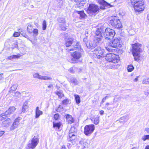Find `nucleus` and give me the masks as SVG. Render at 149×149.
I'll return each instance as SVG.
<instances>
[{
	"label": "nucleus",
	"instance_id": "43",
	"mask_svg": "<svg viewBox=\"0 0 149 149\" xmlns=\"http://www.w3.org/2000/svg\"><path fill=\"white\" fill-rule=\"evenodd\" d=\"M142 139L144 141L147 139H149V135H144L142 138Z\"/></svg>",
	"mask_w": 149,
	"mask_h": 149
},
{
	"label": "nucleus",
	"instance_id": "41",
	"mask_svg": "<svg viewBox=\"0 0 149 149\" xmlns=\"http://www.w3.org/2000/svg\"><path fill=\"white\" fill-rule=\"evenodd\" d=\"M58 21L59 22L64 23L65 22V20L64 19L59 17L58 19Z\"/></svg>",
	"mask_w": 149,
	"mask_h": 149
},
{
	"label": "nucleus",
	"instance_id": "59",
	"mask_svg": "<svg viewBox=\"0 0 149 149\" xmlns=\"http://www.w3.org/2000/svg\"><path fill=\"white\" fill-rule=\"evenodd\" d=\"M145 130L148 133H149V128H146Z\"/></svg>",
	"mask_w": 149,
	"mask_h": 149
},
{
	"label": "nucleus",
	"instance_id": "64",
	"mask_svg": "<svg viewBox=\"0 0 149 149\" xmlns=\"http://www.w3.org/2000/svg\"><path fill=\"white\" fill-rule=\"evenodd\" d=\"M62 149H66L65 147L64 146H63L62 148Z\"/></svg>",
	"mask_w": 149,
	"mask_h": 149
},
{
	"label": "nucleus",
	"instance_id": "38",
	"mask_svg": "<svg viewBox=\"0 0 149 149\" xmlns=\"http://www.w3.org/2000/svg\"><path fill=\"white\" fill-rule=\"evenodd\" d=\"M33 77L34 78H38L39 79H41V75H40L38 73H36L33 75Z\"/></svg>",
	"mask_w": 149,
	"mask_h": 149
},
{
	"label": "nucleus",
	"instance_id": "52",
	"mask_svg": "<svg viewBox=\"0 0 149 149\" xmlns=\"http://www.w3.org/2000/svg\"><path fill=\"white\" fill-rule=\"evenodd\" d=\"M53 85L52 84H50L48 86V88H53Z\"/></svg>",
	"mask_w": 149,
	"mask_h": 149
},
{
	"label": "nucleus",
	"instance_id": "57",
	"mask_svg": "<svg viewBox=\"0 0 149 149\" xmlns=\"http://www.w3.org/2000/svg\"><path fill=\"white\" fill-rule=\"evenodd\" d=\"M106 99L104 97L103 98L102 101L101 102V104L103 103L106 100Z\"/></svg>",
	"mask_w": 149,
	"mask_h": 149
},
{
	"label": "nucleus",
	"instance_id": "58",
	"mask_svg": "<svg viewBox=\"0 0 149 149\" xmlns=\"http://www.w3.org/2000/svg\"><path fill=\"white\" fill-rule=\"evenodd\" d=\"M3 78V74H0V80H1Z\"/></svg>",
	"mask_w": 149,
	"mask_h": 149
},
{
	"label": "nucleus",
	"instance_id": "29",
	"mask_svg": "<svg viewBox=\"0 0 149 149\" xmlns=\"http://www.w3.org/2000/svg\"><path fill=\"white\" fill-rule=\"evenodd\" d=\"M55 93L56 95L58 96V97L60 98H62L63 96V93L61 91H56L55 92Z\"/></svg>",
	"mask_w": 149,
	"mask_h": 149
},
{
	"label": "nucleus",
	"instance_id": "37",
	"mask_svg": "<svg viewBox=\"0 0 149 149\" xmlns=\"http://www.w3.org/2000/svg\"><path fill=\"white\" fill-rule=\"evenodd\" d=\"M99 116H97L94 119V123L95 125H97L99 122Z\"/></svg>",
	"mask_w": 149,
	"mask_h": 149
},
{
	"label": "nucleus",
	"instance_id": "23",
	"mask_svg": "<svg viewBox=\"0 0 149 149\" xmlns=\"http://www.w3.org/2000/svg\"><path fill=\"white\" fill-rule=\"evenodd\" d=\"M113 56V54L112 53L108 54L106 56H105V58L106 60L110 62L112 60Z\"/></svg>",
	"mask_w": 149,
	"mask_h": 149
},
{
	"label": "nucleus",
	"instance_id": "25",
	"mask_svg": "<svg viewBox=\"0 0 149 149\" xmlns=\"http://www.w3.org/2000/svg\"><path fill=\"white\" fill-rule=\"evenodd\" d=\"M61 123L60 122L59 123H55L53 122V127L54 128L59 129L61 125Z\"/></svg>",
	"mask_w": 149,
	"mask_h": 149
},
{
	"label": "nucleus",
	"instance_id": "39",
	"mask_svg": "<svg viewBox=\"0 0 149 149\" xmlns=\"http://www.w3.org/2000/svg\"><path fill=\"white\" fill-rule=\"evenodd\" d=\"M32 33H33V35L34 36H36L38 34V30L36 29H33Z\"/></svg>",
	"mask_w": 149,
	"mask_h": 149
},
{
	"label": "nucleus",
	"instance_id": "9",
	"mask_svg": "<svg viewBox=\"0 0 149 149\" xmlns=\"http://www.w3.org/2000/svg\"><path fill=\"white\" fill-rule=\"evenodd\" d=\"M144 1H139L134 6V8L136 12H139L143 11L144 9Z\"/></svg>",
	"mask_w": 149,
	"mask_h": 149
},
{
	"label": "nucleus",
	"instance_id": "55",
	"mask_svg": "<svg viewBox=\"0 0 149 149\" xmlns=\"http://www.w3.org/2000/svg\"><path fill=\"white\" fill-rule=\"evenodd\" d=\"M139 77V76H137L136 78H135L134 80V82H136L138 80V78Z\"/></svg>",
	"mask_w": 149,
	"mask_h": 149
},
{
	"label": "nucleus",
	"instance_id": "19",
	"mask_svg": "<svg viewBox=\"0 0 149 149\" xmlns=\"http://www.w3.org/2000/svg\"><path fill=\"white\" fill-rule=\"evenodd\" d=\"M15 108L13 107H11L9 108L8 110L5 112V114L6 115H10V114L13 113L15 111Z\"/></svg>",
	"mask_w": 149,
	"mask_h": 149
},
{
	"label": "nucleus",
	"instance_id": "21",
	"mask_svg": "<svg viewBox=\"0 0 149 149\" xmlns=\"http://www.w3.org/2000/svg\"><path fill=\"white\" fill-rule=\"evenodd\" d=\"M119 57L118 56L116 55L115 54H113V56L112 58V60L110 62H112L114 63H118L119 61Z\"/></svg>",
	"mask_w": 149,
	"mask_h": 149
},
{
	"label": "nucleus",
	"instance_id": "50",
	"mask_svg": "<svg viewBox=\"0 0 149 149\" xmlns=\"http://www.w3.org/2000/svg\"><path fill=\"white\" fill-rule=\"evenodd\" d=\"M60 26L61 28V29L63 31H65L67 29L65 26L63 25H60Z\"/></svg>",
	"mask_w": 149,
	"mask_h": 149
},
{
	"label": "nucleus",
	"instance_id": "15",
	"mask_svg": "<svg viewBox=\"0 0 149 149\" xmlns=\"http://www.w3.org/2000/svg\"><path fill=\"white\" fill-rule=\"evenodd\" d=\"M98 44V43L95 41L94 40L93 41H90L88 44V48L92 49L96 46Z\"/></svg>",
	"mask_w": 149,
	"mask_h": 149
},
{
	"label": "nucleus",
	"instance_id": "27",
	"mask_svg": "<svg viewBox=\"0 0 149 149\" xmlns=\"http://www.w3.org/2000/svg\"><path fill=\"white\" fill-rule=\"evenodd\" d=\"M70 81L74 85H77L78 83V82L77 79L73 77L70 78Z\"/></svg>",
	"mask_w": 149,
	"mask_h": 149
},
{
	"label": "nucleus",
	"instance_id": "42",
	"mask_svg": "<svg viewBox=\"0 0 149 149\" xmlns=\"http://www.w3.org/2000/svg\"><path fill=\"white\" fill-rule=\"evenodd\" d=\"M83 41L87 47H88V40L86 38L83 39Z\"/></svg>",
	"mask_w": 149,
	"mask_h": 149
},
{
	"label": "nucleus",
	"instance_id": "54",
	"mask_svg": "<svg viewBox=\"0 0 149 149\" xmlns=\"http://www.w3.org/2000/svg\"><path fill=\"white\" fill-rule=\"evenodd\" d=\"M4 132L3 131H0V136H1L4 134Z\"/></svg>",
	"mask_w": 149,
	"mask_h": 149
},
{
	"label": "nucleus",
	"instance_id": "36",
	"mask_svg": "<svg viewBox=\"0 0 149 149\" xmlns=\"http://www.w3.org/2000/svg\"><path fill=\"white\" fill-rule=\"evenodd\" d=\"M52 78L48 76H41V79L45 80H49L52 79Z\"/></svg>",
	"mask_w": 149,
	"mask_h": 149
},
{
	"label": "nucleus",
	"instance_id": "40",
	"mask_svg": "<svg viewBox=\"0 0 149 149\" xmlns=\"http://www.w3.org/2000/svg\"><path fill=\"white\" fill-rule=\"evenodd\" d=\"M142 84H149L148 78H144L142 80Z\"/></svg>",
	"mask_w": 149,
	"mask_h": 149
},
{
	"label": "nucleus",
	"instance_id": "20",
	"mask_svg": "<svg viewBox=\"0 0 149 149\" xmlns=\"http://www.w3.org/2000/svg\"><path fill=\"white\" fill-rule=\"evenodd\" d=\"M35 113V118H38L40 115L42 114L43 112L39 110V107H37L36 109Z\"/></svg>",
	"mask_w": 149,
	"mask_h": 149
},
{
	"label": "nucleus",
	"instance_id": "10",
	"mask_svg": "<svg viewBox=\"0 0 149 149\" xmlns=\"http://www.w3.org/2000/svg\"><path fill=\"white\" fill-rule=\"evenodd\" d=\"M95 129L94 125H86L84 127V133L86 135L89 136L93 132Z\"/></svg>",
	"mask_w": 149,
	"mask_h": 149
},
{
	"label": "nucleus",
	"instance_id": "44",
	"mask_svg": "<svg viewBox=\"0 0 149 149\" xmlns=\"http://www.w3.org/2000/svg\"><path fill=\"white\" fill-rule=\"evenodd\" d=\"M69 102V100L67 99H65L63 101L62 103L63 104L66 105L68 104Z\"/></svg>",
	"mask_w": 149,
	"mask_h": 149
},
{
	"label": "nucleus",
	"instance_id": "2",
	"mask_svg": "<svg viewBox=\"0 0 149 149\" xmlns=\"http://www.w3.org/2000/svg\"><path fill=\"white\" fill-rule=\"evenodd\" d=\"M122 43L120 38H115L112 41H111L106 43L105 48L109 52H112L113 50L111 48L120 47Z\"/></svg>",
	"mask_w": 149,
	"mask_h": 149
},
{
	"label": "nucleus",
	"instance_id": "28",
	"mask_svg": "<svg viewBox=\"0 0 149 149\" xmlns=\"http://www.w3.org/2000/svg\"><path fill=\"white\" fill-rule=\"evenodd\" d=\"M76 103L77 104H79L80 102V97L79 95L75 94L74 95Z\"/></svg>",
	"mask_w": 149,
	"mask_h": 149
},
{
	"label": "nucleus",
	"instance_id": "61",
	"mask_svg": "<svg viewBox=\"0 0 149 149\" xmlns=\"http://www.w3.org/2000/svg\"><path fill=\"white\" fill-rule=\"evenodd\" d=\"M3 119H4L3 118V117H2V116H1V115L0 116V120H3Z\"/></svg>",
	"mask_w": 149,
	"mask_h": 149
},
{
	"label": "nucleus",
	"instance_id": "13",
	"mask_svg": "<svg viewBox=\"0 0 149 149\" xmlns=\"http://www.w3.org/2000/svg\"><path fill=\"white\" fill-rule=\"evenodd\" d=\"M20 118L19 117L15 120L13 124L11 126L10 129V130H13L18 127L19 124V120Z\"/></svg>",
	"mask_w": 149,
	"mask_h": 149
},
{
	"label": "nucleus",
	"instance_id": "30",
	"mask_svg": "<svg viewBox=\"0 0 149 149\" xmlns=\"http://www.w3.org/2000/svg\"><path fill=\"white\" fill-rule=\"evenodd\" d=\"M76 69H77V68L74 66L68 69V71L71 73H74L75 72Z\"/></svg>",
	"mask_w": 149,
	"mask_h": 149
},
{
	"label": "nucleus",
	"instance_id": "34",
	"mask_svg": "<svg viewBox=\"0 0 149 149\" xmlns=\"http://www.w3.org/2000/svg\"><path fill=\"white\" fill-rule=\"evenodd\" d=\"M134 69V67L132 65H130L128 66L127 70L129 72H132Z\"/></svg>",
	"mask_w": 149,
	"mask_h": 149
},
{
	"label": "nucleus",
	"instance_id": "4",
	"mask_svg": "<svg viewBox=\"0 0 149 149\" xmlns=\"http://www.w3.org/2000/svg\"><path fill=\"white\" fill-rule=\"evenodd\" d=\"M74 50H77L71 54V56L72 58L69 61L71 63H75L77 62L78 59L81 57V53L83 50L80 47L79 49H74Z\"/></svg>",
	"mask_w": 149,
	"mask_h": 149
},
{
	"label": "nucleus",
	"instance_id": "11",
	"mask_svg": "<svg viewBox=\"0 0 149 149\" xmlns=\"http://www.w3.org/2000/svg\"><path fill=\"white\" fill-rule=\"evenodd\" d=\"M38 142V139L34 136L32 140L29 142L28 145V149H33L37 145Z\"/></svg>",
	"mask_w": 149,
	"mask_h": 149
},
{
	"label": "nucleus",
	"instance_id": "22",
	"mask_svg": "<svg viewBox=\"0 0 149 149\" xmlns=\"http://www.w3.org/2000/svg\"><path fill=\"white\" fill-rule=\"evenodd\" d=\"M77 136V134H72L71 133L69 134V138L68 139V141H74V140L76 138ZM72 143L73 142H72Z\"/></svg>",
	"mask_w": 149,
	"mask_h": 149
},
{
	"label": "nucleus",
	"instance_id": "3",
	"mask_svg": "<svg viewBox=\"0 0 149 149\" xmlns=\"http://www.w3.org/2000/svg\"><path fill=\"white\" fill-rule=\"evenodd\" d=\"M132 53L135 61H140V53L142 51V49H141V45L139 43H135L132 45Z\"/></svg>",
	"mask_w": 149,
	"mask_h": 149
},
{
	"label": "nucleus",
	"instance_id": "1",
	"mask_svg": "<svg viewBox=\"0 0 149 149\" xmlns=\"http://www.w3.org/2000/svg\"><path fill=\"white\" fill-rule=\"evenodd\" d=\"M65 45L66 47V49L68 52L80 48L79 43L77 41H74L73 39L70 37L66 39Z\"/></svg>",
	"mask_w": 149,
	"mask_h": 149
},
{
	"label": "nucleus",
	"instance_id": "51",
	"mask_svg": "<svg viewBox=\"0 0 149 149\" xmlns=\"http://www.w3.org/2000/svg\"><path fill=\"white\" fill-rule=\"evenodd\" d=\"M22 34L23 36L25 38H27L28 37L27 35L25 33H22Z\"/></svg>",
	"mask_w": 149,
	"mask_h": 149
},
{
	"label": "nucleus",
	"instance_id": "32",
	"mask_svg": "<svg viewBox=\"0 0 149 149\" xmlns=\"http://www.w3.org/2000/svg\"><path fill=\"white\" fill-rule=\"evenodd\" d=\"M33 29V27L31 25H29L27 26V31L28 32L30 33H32Z\"/></svg>",
	"mask_w": 149,
	"mask_h": 149
},
{
	"label": "nucleus",
	"instance_id": "26",
	"mask_svg": "<svg viewBox=\"0 0 149 149\" xmlns=\"http://www.w3.org/2000/svg\"><path fill=\"white\" fill-rule=\"evenodd\" d=\"M20 56L21 55L20 54L8 56V59L9 60H12L15 58H18L20 57Z\"/></svg>",
	"mask_w": 149,
	"mask_h": 149
},
{
	"label": "nucleus",
	"instance_id": "18",
	"mask_svg": "<svg viewBox=\"0 0 149 149\" xmlns=\"http://www.w3.org/2000/svg\"><path fill=\"white\" fill-rule=\"evenodd\" d=\"M100 3L101 5H102V6L100 7L101 8L103 9H105V6L107 5L110 6V7L112 6L110 5L107 2L104 0H101L100 1Z\"/></svg>",
	"mask_w": 149,
	"mask_h": 149
},
{
	"label": "nucleus",
	"instance_id": "63",
	"mask_svg": "<svg viewBox=\"0 0 149 149\" xmlns=\"http://www.w3.org/2000/svg\"><path fill=\"white\" fill-rule=\"evenodd\" d=\"M145 149H149V145L147 146Z\"/></svg>",
	"mask_w": 149,
	"mask_h": 149
},
{
	"label": "nucleus",
	"instance_id": "8",
	"mask_svg": "<svg viewBox=\"0 0 149 149\" xmlns=\"http://www.w3.org/2000/svg\"><path fill=\"white\" fill-rule=\"evenodd\" d=\"M115 34L116 33L114 30L107 28L104 32V36L105 39H110L112 38Z\"/></svg>",
	"mask_w": 149,
	"mask_h": 149
},
{
	"label": "nucleus",
	"instance_id": "6",
	"mask_svg": "<svg viewBox=\"0 0 149 149\" xmlns=\"http://www.w3.org/2000/svg\"><path fill=\"white\" fill-rule=\"evenodd\" d=\"M93 52L94 56L98 59H100L106 55L104 53V50L99 47L95 48Z\"/></svg>",
	"mask_w": 149,
	"mask_h": 149
},
{
	"label": "nucleus",
	"instance_id": "56",
	"mask_svg": "<svg viewBox=\"0 0 149 149\" xmlns=\"http://www.w3.org/2000/svg\"><path fill=\"white\" fill-rule=\"evenodd\" d=\"M100 113L101 115H103L104 113V111L103 110H101L100 111Z\"/></svg>",
	"mask_w": 149,
	"mask_h": 149
},
{
	"label": "nucleus",
	"instance_id": "14",
	"mask_svg": "<svg viewBox=\"0 0 149 149\" xmlns=\"http://www.w3.org/2000/svg\"><path fill=\"white\" fill-rule=\"evenodd\" d=\"M77 13V16L79 17L80 19H84L87 16L84 13L83 10L80 11H76Z\"/></svg>",
	"mask_w": 149,
	"mask_h": 149
},
{
	"label": "nucleus",
	"instance_id": "33",
	"mask_svg": "<svg viewBox=\"0 0 149 149\" xmlns=\"http://www.w3.org/2000/svg\"><path fill=\"white\" fill-rule=\"evenodd\" d=\"M139 1L138 0H128V2L129 3H131L132 5L133 6L136 4V3Z\"/></svg>",
	"mask_w": 149,
	"mask_h": 149
},
{
	"label": "nucleus",
	"instance_id": "17",
	"mask_svg": "<svg viewBox=\"0 0 149 149\" xmlns=\"http://www.w3.org/2000/svg\"><path fill=\"white\" fill-rule=\"evenodd\" d=\"M66 121L69 124H71L74 121V118L72 117L71 115L67 114L66 116Z\"/></svg>",
	"mask_w": 149,
	"mask_h": 149
},
{
	"label": "nucleus",
	"instance_id": "16",
	"mask_svg": "<svg viewBox=\"0 0 149 149\" xmlns=\"http://www.w3.org/2000/svg\"><path fill=\"white\" fill-rule=\"evenodd\" d=\"M11 121L10 118H8L2 122V125L4 127H8L10 125Z\"/></svg>",
	"mask_w": 149,
	"mask_h": 149
},
{
	"label": "nucleus",
	"instance_id": "53",
	"mask_svg": "<svg viewBox=\"0 0 149 149\" xmlns=\"http://www.w3.org/2000/svg\"><path fill=\"white\" fill-rule=\"evenodd\" d=\"M23 106H25V107H28V103L27 102H25Z\"/></svg>",
	"mask_w": 149,
	"mask_h": 149
},
{
	"label": "nucleus",
	"instance_id": "12",
	"mask_svg": "<svg viewBox=\"0 0 149 149\" xmlns=\"http://www.w3.org/2000/svg\"><path fill=\"white\" fill-rule=\"evenodd\" d=\"M102 30L101 29H98L95 32V36L94 40L98 44L100 43L103 37L101 34Z\"/></svg>",
	"mask_w": 149,
	"mask_h": 149
},
{
	"label": "nucleus",
	"instance_id": "49",
	"mask_svg": "<svg viewBox=\"0 0 149 149\" xmlns=\"http://www.w3.org/2000/svg\"><path fill=\"white\" fill-rule=\"evenodd\" d=\"M20 95V93L19 92H18V91L16 92L15 93V97H16L19 96Z\"/></svg>",
	"mask_w": 149,
	"mask_h": 149
},
{
	"label": "nucleus",
	"instance_id": "45",
	"mask_svg": "<svg viewBox=\"0 0 149 149\" xmlns=\"http://www.w3.org/2000/svg\"><path fill=\"white\" fill-rule=\"evenodd\" d=\"M59 118V115L58 113L55 114L54 116V118L56 120L58 119Z\"/></svg>",
	"mask_w": 149,
	"mask_h": 149
},
{
	"label": "nucleus",
	"instance_id": "62",
	"mask_svg": "<svg viewBox=\"0 0 149 149\" xmlns=\"http://www.w3.org/2000/svg\"><path fill=\"white\" fill-rule=\"evenodd\" d=\"M125 117H126L125 116H124V117H121L120 118V119L121 120H124V119L126 118Z\"/></svg>",
	"mask_w": 149,
	"mask_h": 149
},
{
	"label": "nucleus",
	"instance_id": "46",
	"mask_svg": "<svg viewBox=\"0 0 149 149\" xmlns=\"http://www.w3.org/2000/svg\"><path fill=\"white\" fill-rule=\"evenodd\" d=\"M20 35V33L18 32H15L13 34V36L15 37H17Z\"/></svg>",
	"mask_w": 149,
	"mask_h": 149
},
{
	"label": "nucleus",
	"instance_id": "48",
	"mask_svg": "<svg viewBox=\"0 0 149 149\" xmlns=\"http://www.w3.org/2000/svg\"><path fill=\"white\" fill-rule=\"evenodd\" d=\"M1 116L3 117V118L4 119H5L6 118V117H8L9 115H6L5 114V113H3L1 115Z\"/></svg>",
	"mask_w": 149,
	"mask_h": 149
},
{
	"label": "nucleus",
	"instance_id": "35",
	"mask_svg": "<svg viewBox=\"0 0 149 149\" xmlns=\"http://www.w3.org/2000/svg\"><path fill=\"white\" fill-rule=\"evenodd\" d=\"M47 27L46 22L45 20L43 21L42 23V29L43 30H45Z\"/></svg>",
	"mask_w": 149,
	"mask_h": 149
},
{
	"label": "nucleus",
	"instance_id": "47",
	"mask_svg": "<svg viewBox=\"0 0 149 149\" xmlns=\"http://www.w3.org/2000/svg\"><path fill=\"white\" fill-rule=\"evenodd\" d=\"M28 108V107H25V106H23L22 111L23 112H24L26 110V109H27Z\"/></svg>",
	"mask_w": 149,
	"mask_h": 149
},
{
	"label": "nucleus",
	"instance_id": "60",
	"mask_svg": "<svg viewBox=\"0 0 149 149\" xmlns=\"http://www.w3.org/2000/svg\"><path fill=\"white\" fill-rule=\"evenodd\" d=\"M145 93V95L146 96H148V95L149 93H148V92H147L145 91V93Z\"/></svg>",
	"mask_w": 149,
	"mask_h": 149
},
{
	"label": "nucleus",
	"instance_id": "7",
	"mask_svg": "<svg viewBox=\"0 0 149 149\" xmlns=\"http://www.w3.org/2000/svg\"><path fill=\"white\" fill-rule=\"evenodd\" d=\"M109 23L113 27L117 29H120L122 27V25L121 24L120 20L118 18L114 16L110 20Z\"/></svg>",
	"mask_w": 149,
	"mask_h": 149
},
{
	"label": "nucleus",
	"instance_id": "31",
	"mask_svg": "<svg viewBox=\"0 0 149 149\" xmlns=\"http://www.w3.org/2000/svg\"><path fill=\"white\" fill-rule=\"evenodd\" d=\"M77 134L75 127H71L69 131V134Z\"/></svg>",
	"mask_w": 149,
	"mask_h": 149
},
{
	"label": "nucleus",
	"instance_id": "24",
	"mask_svg": "<svg viewBox=\"0 0 149 149\" xmlns=\"http://www.w3.org/2000/svg\"><path fill=\"white\" fill-rule=\"evenodd\" d=\"M18 85L17 84H13L11 87L10 88V90L9 91V93H13V91H15L17 89Z\"/></svg>",
	"mask_w": 149,
	"mask_h": 149
},
{
	"label": "nucleus",
	"instance_id": "5",
	"mask_svg": "<svg viewBox=\"0 0 149 149\" xmlns=\"http://www.w3.org/2000/svg\"><path fill=\"white\" fill-rule=\"evenodd\" d=\"M99 7L94 4H90L86 10L87 13L90 16H95L99 12Z\"/></svg>",
	"mask_w": 149,
	"mask_h": 149
}]
</instances>
